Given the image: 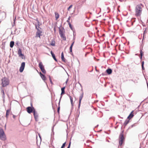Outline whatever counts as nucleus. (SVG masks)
Returning a JSON list of instances; mask_svg holds the SVG:
<instances>
[{
	"mask_svg": "<svg viewBox=\"0 0 148 148\" xmlns=\"http://www.w3.org/2000/svg\"><path fill=\"white\" fill-rule=\"evenodd\" d=\"M142 8L140 5H137L135 9V16H140L142 12Z\"/></svg>",
	"mask_w": 148,
	"mask_h": 148,
	"instance_id": "1",
	"label": "nucleus"
},
{
	"mask_svg": "<svg viewBox=\"0 0 148 148\" xmlns=\"http://www.w3.org/2000/svg\"><path fill=\"white\" fill-rule=\"evenodd\" d=\"M0 139L3 140H6V136L3 129L0 128Z\"/></svg>",
	"mask_w": 148,
	"mask_h": 148,
	"instance_id": "2",
	"label": "nucleus"
},
{
	"mask_svg": "<svg viewBox=\"0 0 148 148\" xmlns=\"http://www.w3.org/2000/svg\"><path fill=\"white\" fill-rule=\"evenodd\" d=\"M2 84L3 87H5L8 85L9 81L8 79L6 78H3L2 79Z\"/></svg>",
	"mask_w": 148,
	"mask_h": 148,
	"instance_id": "3",
	"label": "nucleus"
},
{
	"mask_svg": "<svg viewBox=\"0 0 148 148\" xmlns=\"http://www.w3.org/2000/svg\"><path fill=\"white\" fill-rule=\"evenodd\" d=\"M39 66L41 69L42 72L44 73L45 74L46 71L44 69V66L43 65L42 63L41 62H39Z\"/></svg>",
	"mask_w": 148,
	"mask_h": 148,
	"instance_id": "4",
	"label": "nucleus"
},
{
	"mask_svg": "<svg viewBox=\"0 0 148 148\" xmlns=\"http://www.w3.org/2000/svg\"><path fill=\"white\" fill-rule=\"evenodd\" d=\"M32 107H28L26 108V110L27 112L29 114L31 113L32 112H34V111L35 110L34 108L32 107V105H31Z\"/></svg>",
	"mask_w": 148,
	"mask_h": 148,
	"instance_id": "5",
	"label": "nucleus"
},
{
	"mask_svg": "<svg viewBox=\"0 0 148 148\" xmlns=\"http://www.w3.org/2000/svg\"><path fill=\"white\" fill-rule=\"evenodd\" d=\"M35 26L36 29L37 30V31L36 32V37H39L40 38L41 34L42 33V32L39 29L37 28L36 25Z\"/></svg>",
	"mask_w": 148,
	"mask_h": 148,
	"instance_id": "6",
	"label": "nucleus"
},
{
	"mask_svg": "<svg viewBox=\"0 0 148 148\" xmlns=\"http://www.w3.org/2000/svg\"><path fill=\"white\" fill-rule=\"evenodd\" d=\"M124 139L123 134H121L120 136L119 144L121 146L123 144Z\"/></svg>",
	"mask_w": 148,
	"mask_h": 148,
	"instance_id": "7",
	"label": "nucleus"
},
{
	"mask_svg": "<svg viewBox=\"0 0 148 148\" xmlns=\"http://www.w3.org/2000/svg\"><path fill=\"white\" fill-rule=\"evenodd\" d=\"M18 53L19 56L21 57L22 59H24L25 58V56L22 53V51L21 49H19L18 51Z\"/></svg>",
	"mask_w": 148,
	"mask_h": 148,
	"instance_id": "8",
	"label": "nucleus"
},
{
	"mask_svg": "<svg viewBox=\"0 0 148 148\" xmlns=\"http://www.w3.org/2000/svg\"><path fill=\"white\" fill-rule=\"evenodd\" d=\"M25 63V62H22L21 64V65L20 67L19 71L20 72H22L24 69Z\"/></svg>",
	"mask_w": 148,
	"mask_h": 148,
	"instance_id": "9",
	"label": "nucleus"
},
{
	"mask_svg": "<svg viewBox=\"0 0 148 148\" xmlns=\"http://www.w3.org/2000/svg\"><path fill=\"white\" fill-rule=\"evenodd\" d=\"M33 114L36 121H38V114L37 112L36 111V110L34 111Z\"/></svg>",
	"mask_w": 148,
	"mask_h": 148,
	"instance_id": "10",
	"label": "nucleus"
},
{
	"mask_svg": "<svg viewBox=\"0 0 148 148\" xmlns=\"http://www.w3.org/2000/svg\"><path fill=\"white\" fill-rule=\"evenodd\" d=\"M59 33L61 37L64 40H66V37L63 32L62 31H60L59 32Z\"/></svg>",
	"mask_w": 148,
	"mask_h": 148,
	"instance_id": "11",
	"label": "nucleus"
},
{
	"mask_svg": "<svg viewBox=\"0 0 148 148\" xmlns=\"http://www.w3.org/2000/svg\"><path fill=\"white\" fill-rule=\"evenodd\" d=\"M134 111H132L129 116H128L127 119L130 120L131 119H132L134 116V113H133Z\"/></svg>",
	"mask_w": 148,
	"mask_h": 148,
	"instance_id": "12",
	"label": "nucleus"
},
{
	"mask_svg": "<svg viewBox=\"0 0 148 148\" xmlns=\"http://www.w3.org/2000/svg\"><path fill=\"white\" fill-rule=\"evenodd\" d=\"M40 76L42 79L44 81H45L46 79V78L45 76L44 75L42 74L40 72Z\"/></svg>",
	"mask_w": 148,
	"mask_h": 148,
	"instance_id": "13",
	"label": "nucleus"
},
{
	"mask_svg": "<svg viewBox=\"0 0 148 148\" xmlns=\"http://www.w3.org/2000/svg\"><path fill=\"white\" fill-rule=\"evenodd\" d=\"M83 93H82L81 95L80 96L79 98V106L80 105L81 102V101L83 98Z\"/></svg>",
	"mask_w": 148,
	"mask_h": 148,
	"instance_id": "14",
	"label": "nucleus"
},
{
	"mask_svg": "<svg viewBox=\"0 0 148 148\" xmlns=\"http://www.w3.org/2000/svg\"><path fill=\"white\" fill-rule=\"evenodd\" d=\"M55 16L56 18V20H57L59 17V14L57 12H55Z\"/></svg>",
	"mask_w": 148,
	"mask_h": 148,
	"instance_id": "15",
	"label": "nucleus"
},
{
	"mask_svg": "<svg viewBox=\"0 0 148 148\" xmlns=\"http://www.w3.org/2000/svg\"><path fill=\"white\" fill-rule=\"evenodd\" d=\"M10 109L8 110H6V116L7 118L8 117V115L10 113Z\"/></svg>",
	"mask_w": 148,
	"mask_h": 148,
	"instance_id": "16",
	"label": "nucleus"
},
{
	"mask_svg": "<svg viewBox=\"0 0 148 148\" xmlns=\"http://www.w3.org/2000/svg\"><path fill=\"white\" fill-rule=\"evenodd\" d=\"M61 59L64 62H65V59L64 57V54L63 52H62L61 53Z\"/></svg>",
	"mask_w": 148,
	"mask_h": 148,
	"instance_id": "17",
	"label": "nucleus"
},
{
	"mask_svg": "<svg viewBox=\"0 0 148 148\" xmlns=\"http://www.w3.org/2000/svg\"><path fill=\"white\" fill-rule=\"evenodd\" d=\"M106 72L108 74H110L112 73V70L110 69H108L106 70Z\"/></svg>",
	"mask_w": 148,
	"mask_h": 148,
	"instance_id": "18",
	"label": "nucleus"
},
{
	"mask_svg": "<svg viewBox=\"0 0 148 148\" xmlns=\"http://www.w3.org/2000/svg\"><path fill=\"white\" fill-rule=\"evenodd\" d=\"M36 21H37V28L39 29H41V28L40 27V26L41 25V23H40L39 21H38V19H36Z\"/></svg>",
	"mask_w": 148,
	"mask_h": 148,
	"instance_id": "19",
	"label": "nucleus"
},
{
	"mask_svg": "<svg viewBox=\"0 0 148 148\" xmlns=\"http://www.w3.org/2000/svg\"><path fill=\"white\" fill-rule=\"evenodd\" d=\"M51 53L53 58L56 61H57V60L55 57V55L53 53L52 51H51Z\"/></svg>",
	"mask_w": 148,
	"mask_h": 148,
	"instance_id": "20",
	"label": "nucleus"
},
{
	"mask_svg": "<svg viewBox=\"0 0 148 148\" xmlns=\"http://www.w3.org/2000/svg\"><path fill=\"white\" fill-rule=\"evenodd\" d=\"M14 42L13 41H11L10 43V47L11 48L13 47L14 45Z\"/></svg>",
	"mask_w": 148,
	"mask_h": 148,
	"instance_id": "21",
	"label": "nucleus"
},
{
	"mask_svg": "<svg viewBox=\"0 0 148 148\" xmlns=\"http://www.w3.org/2000/svg\"><path fill=\"white\" fill-rule=\"evenodd\" d=\"M129 121L130 120H129V119H128L126 120L124 123V125H127V124L129 123Z\"/></svg>",
	"mask_w": 148,
	"mask_h": 148,
	"instance_id": "22",
	"label": "nucleus"
},
{
	"mask_svg": "<svg viewBox=\"0 0 148 148\" xmlns=\"http://www.w3.org/2000/svg\"><path fill=\"white\" fill-rule=\"evenodd\" d=\"M64 89L65 87H63L61 88V90H62V92L61 93V95L62 94H64L65 93V91H64Z\"/></svg>",
	"mask_w": 148,
	"mask_h": 148,
	"instance_id": "23",
	"label": "nucleus"
},
{
	"mask_svg": "<svg viewBox=\"0 0 148 148\" xmlns=\"http://www.w3.org/2000/svg\"><path fill=\"white\" fill-rule=\"evenodd\" d=\"M55 42L54 40L52 41L51 43L50 44V45L53 46H54L55 45Z\"/></svg>",
	"mask_w": 148,
	"mask_h": 148,
	"instance_id": "24",
	"label": "nucleus"
},
{
	"mask_svg": "<svg viewBox=\"0 0 148 148\" xmlns=\"http://www.w3.org/2000/svg\"><path fill=\"white\" fill-rule=\"evenodd\" d=\"M60 100L59 103H58L59 105H58V112L59 114V111H60Z\"/></svg>",
	"mask_w": 148,
	"mask_h": 148,
	"instance_id": "25",
	"label": "nucleus"
},
{
	"mask_svg": "<svg viewBox=\"0 0 148 148\" xmlns=\"http://www.w3.org/2000/svg\"><path fill=\"white\" fill-rule=\"evenodd\" d=\"M69 97V98H70V99L71 100V104L72 105H73V98L71 96H70Z\"/></svg>",
	"mask_w": 148,
	"mask_h": 148,
	"instance_id": "26",
	"label": "nucleus"
},
{
	"mask_svg": "<svg viewBox=\"0 0 148 148\" xmlns=\"http://www.w3.org/2000/svg\"><path fill=\"white\" fill-rule=\"evenodd\" d=\"M143 52L142 50H140V59H141L142 58V57L143 55Z\"/></svg>",
	"mask_w": 148,
	"mask_h": 148,
	"instance_id": "27",
	"label": "nucleus"
},
{
	"mask_svg": "<svg viewBox=\"0 0 148 148\" xmlns=\"http://www.w3.org/2000/svg\"><path fill=\"white\" fill-rule=\"evenodd\" d=\"M1 92L3 94V97L5 96V93L3 89H2L1 90Z\"/></svg>",
	"mask_w": 148,
	"mask_h": 148,
	"instance_id": "28",
	"label": "nucleus"
},
{
	"mask_svg": "<svg viewBox=\"0 0 148 148\" xmlns=\"http://www.w3.org/2000/svg\"><path fill=\"white\" fill-rule=\"evenodd\" d=\"M66 144V142H65L64 143L62 144V147H61V148H64L65 147V146Z\"/></svg>",
	"mask_w": 148,
	"mask_h": 148,
	"instance_id": "29",
	"label": "nucleus"
},
{
	"mask_svg": "<svg viewBox=\"0 0 148 148\" xmlns=\"http://www.w3.org/2000/svg\"><path fill=\"white\" fill-rule=\"evenodd\" d=\"M72 5H71L68 8V11H69L70 10V9L71 8H72Z\"/></svg>",
	"mask_w": 148,
	"mask_h": 148,
	"instance_id": "30",
	"label": "nucleus"
},
{
	"mask_svg": "<svg viewBox=\"0 0 148 148\" xmlns=\"http://www.w3.org/2000/svg\"><path fill=\"white\" fill-rule=\"evenodd\" d=\"M72 47H73L72 46H71L70 47V51L71 53H72Z\"/></svg>",
	"mask_w": 148,
	"mask_h": 148,
	"instance_id": "31",
	"label": "nucleus"
},
{
	"mask_svg": "<svg viewBox=\"0 0 148 148\" xmlns=\"http://www.w3.org/2000/svg\"><path fill=\"white\" fill-rule=\"evenodd\" d=\"M70 16H69V18L68 19V20L67 21V23H69V22H70L69 20L70 19Z\"/></svg>",
	"mask_w": 148,
	"mask_h": 148,
	"instance_id": "32",
	"label": "nucleus"
},
{
	"mask_svg": "<svg viewBox=\"0 0 148 148\" xmlns=\"http://www.w3.org/2000/svg\"><path fill=\"white\" fill-rule=\"evenodd\" d=\"M68 23L69 24V25L70 27L71 28H72V26H71V24L69 22V23Z\"/></svg>",
	"mask_w": 148,
	"mask_h": 148,
	"instance_id": "33",
	"label": "nucleus"
},
{
	"mask_svg": "<svg viewBox=\"0 0 148 148\" xmlns=\"http://www.w3.org/2000/svg\"><path fill=\"white\" fill-rule=\"evenodd\" d=\"M71 142L70 141V143H69V144L68 146V147H67V148H70V146H71Z\"/></svg>",
	"mask_w": 148,
	"mask_h": 148,
	"instance_id": "34",
	"label": "nucleus"
},
{
	"mask_svg": "<svg viewBox=\"0 0 148 148\" xmlns=\"http://www.w3.org/2000/svg\"><path fill=\"white\" fill-rule=\"evenodd\" d=\"M74 42H75V40H74L73 41L72 44L71 45V46H72L73 47V45H74Z\"/></svg>",
	"mask_w": 148,
	"mask_h": 148,
	"instance_id": "35",
	"label": "nucleus"
},
{
	"mask_svg": "<svg viewBox=\"0 0 148 148\" xmlns=\"http://www.w3.org/2000/svg\"><path fill=\"white\" fill-rule=\"evenodd\" d=\"M49 80H50V82L51 83H52V80L51 79L50 77L49 78Z\"/></svg>",
	"mask_w": 148,
	"mask_h": 148,
	"instance_id": "36",
	"label": "nucleus"
},
{
	"mask_svg": "<svg viewBox=\"0 0 148 148\" xmlns=\"http://www.w3.org/2000/svg\"><path fill=\"white\" fill-rule=\"evenodd\" d=\"M142 68L143 70H144L145 68L144 67L143 65H142Z\"/></svg>",
	"mask_w": 148,
	"mask_h": 148,
	"instance_id": "37",
	"label": "nucleus"
},
{
	"mask_svg": "<svg viewBox=\"0 0 148 148\" xmlns=\"http://www.w3.org/2000/svg\"><path fill=\"white\" fill-rule=\"evenodd\" d=\"M144 61H143V62H142V65H144Z\"/></svg>",
	"mask_w": 148,
	"mask_h": 148,
	"instance_id": "38",
	"label": "nucleus"
},
{
	"mask_svg": "<svg viewBox=\"0 0 148 148\" xmlns=\"http://www.w3.org/2000/svg\"><path fill=\"white\" fill-rule=\"evenodd\" d=\"M38 135H39V136L40 138H41V136H40V134H39Z\"/></svg>",
	"mask_w": 148,
	"mask_h": 148,
	"instance_id": "39",
	"label": "nucleus"
},
{
	"mask_svg": "<svg viewBox=\"0 0 148 148\" xmlns=\"http://www.w3.org/2000/svg\"><path fill=\"white\" fill-rule=\"evenodd\" d=\"M120 45H119V47H120Z\"/></svg>",
	"mask_w": 148,
	"mask_h": 148,
	"instance_id": "40",
	"label": "nucleus"
}]
</instances>
